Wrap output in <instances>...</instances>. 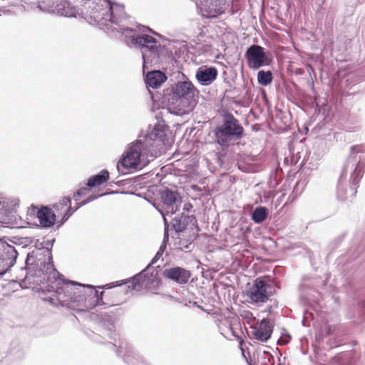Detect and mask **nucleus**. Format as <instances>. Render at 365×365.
I'll list each match as a JSON object with an SVG mask.
<instances>
[{"label": "nucleus", "instance_id": "f257e3e1", "mask_svg": "<svg viewBox=\"0 0 365 365\" xmlns=\"http://www.w3.org/2000/svg\"><path fill=\"white\" fill-rule=\"evenodd\" d=\"M88 15L101 29L117 31L129 38L127 42L140 50L143 60V68L148 65L161 63L170 52L162 46L154 37L145 32L158 35L149 27L138 26V31L126 26L127 16L122 4L110 0H100L98 3L91 2Z\"/></svg>", "mask_w": 365, "mask_h": 365}, {"label": "nucleus", "instance_id": "f03ea898", "mask_svg": "<svg viewBox=\"0 0 365 365\" xmlns=\"http://www.w3.org/2000/svg\"><path fill=\"white\" fill-rule=\"evenodd\" d=\"M59 281V286H56L51 292L53 293V297L46 300L54 303L55 297L60 306L66 307L79 314H82L90 321L96 322L102 329L101 335L106 334L108 339H115V317L113 314L121 309L115 308L109 312H91L96 307L108 305L103 302L104 290L98 291L93 285L81 284L66 278ZM97 288L107 289L105 285L98 286Z\"/></svg>", "mask_w": 365, "mask_h": 365}, {"label": "nucleus", "instance_id": "7ed1b4c3", "mask_svg": "<svg viewBox=\"0 0 365 365\" xmlns=\"http://www.w3.org/2000/svg\"><path fill=\"white\" fill-rule=\"evenodd\" d=\"M34 247V250L27 253L24 267L21 268L26 274L19 280V285L22 289H29L34 285L32 289L38 293H51L53 289L50 287L51 279L47 274L48 259L44 242L36 240Z\"/></svg>", "mask_w": 365, "mask_h": 365}, {"label": "nucleus", "instance_id": "20e7f679", "mask_svg": "<svg viewBox=\"0 0 365 365\" xmlns=\"http://www.w3.org/2000/svg\"><path fill=\"white\" fill-rule=\"evenodd\" d=\"M172 145L163 125H155L143 139L128 144L119 160H148L160 157Z\"/></svg>", "mask_w": 365, "mask_h": 365}, {"label": "nucleus", "instance_id": "39448f33", "mask_svg": "<svg viewBox=\"0 0 365 365\" xmlns=\"http://www.w3.org/2000/svg\"><path fill=\"white\" fill-rule=\"evenodd\" d=\"M365 161H346L338 179L336 198L341 202H352L364 175Z\"/></svg>", "mask_w": 365, "mask_h": 365}, {"label": "nucleus", "instance_id": "423d86ee", "mask_svg": "<svg viewBox=\"0 0 365 365\" xmlns=\"http://www.w3.org/2000/svg\"><path fill=\"white\" fill-rule=\"evenodd\" d=\"M245 290L248 302L257 307L262 306L268 302H273L277 307L276 299H272L277 293V289H281L280 282L272 276L258 277L253 280L252 284Z\"/></svg>", "mask_w": 365, "mask_h": 365}, {"label": "nucleus", "instance_id": "0eeeda50", "mask_svg": "<svg viewBox=\"0 0 365 365\" xmlns=\"http://www.w3.org/2000/svg\"><path fill=\"white\" fill-rule=\"evenodd\" d=\"M127 284V289L139 291L142 288L148 289H158L162 284V280L159 276L158 271L154 269L153 265L148 272L142 273L140 271L133 277L105 284L106 289H113Z\"/></svg>", "mask_w": 365, "mask_h": 365}, {"label": "nucleus", "instance_id": "6e6552de", "mask_svg": "<svg viewBox=\"0 0 365 365\" xmlns=\"http://www.w3.org/2000/svg\"><path fill=\"white\" fill-rule=\"evenodd\" d=\"M243 131V127L238 120L232 114L227 113L224 115L222 125L215 128V135L217 143L225 145L233 138H240Z\"/></svg>", "mask_w": 365, "mask_h": 365}, {"label": "nucleus", "instance_id": "1a4fd4ad", "mask_svg": "<svg viewBox=\"0 0 365 365\" xmlns=\"http://www.w3.org/2000/svg\"><path fill=\"white\" fill-rule=\"evenodd\" d=\"M117 334L115 333V339H109L106 336V334L103 335L100 334H96L94 331H92L91 335L90 336L91 339L93 340L96 343L103 344L105 341L103 339L108 341V344L111 345L113 350L115 353L119 355V353L123 350L125 351V354L123 355V361L128 365H146L142 359L141 356L132 348L128 347L127 344L124 343L123 341L117 342Z\"/></svg>", "mask_w": 365, "mask_h": 365}, {"label": "nucleus", "instance_id": "9d476101", "mask_svg": "<svg viewBox=\"0 0 365 365\" xmlns=\"http://www.w3.org/2000/svg\"><path fill=\"white\" fill-rule=\"evenodd\" d=\"M6 237H0V269L8 273L16 264L19 252L9 244Z\"/></svg>", "mask_w": 365, "mask_h": 365}, {"label": "nucleus", "instance_id": "9b49d317", "mask_svg": "<svg viewBox=\"0 0 365 365\" xmlns=\"http://www.w3.org/2000/svg\"><path fill=\"white\" fill-rule=\"evenodd\" d=\"M162 207L165 210V215H173L179 211L182 202V197L176 190L163 187L159 190Z\"/></svg>", "mask_w": 365, "mask_h": 365}, {"label": "nucleus", "instance_id": "f8f14e48", "mask_svg": "<svg viewBox=\"0 0 365 365\" xmlns=\"http://www.w3.org/2000/svg\"><path fill=\"white\" fill-rule=\"evenodd\" d=\"M247 66L253 70H257L259 68L269 66L271 63L269 58L264 51V48L259 46L253 44L247 48L245 53Z\"/></svg>", "mask_w": 365, "mask_h": 365}, {"label": "nucleus", "instance_id": "ddd939ff", "mask_svg": "<svg viewBox=\"0 0 365 365\" xmlns=\"http://www.w3.org/2000/svg\"><path fill=\"white\" fill-rule=\"evenodd\" d=\"M28 215L37 218L42 229H50L56 222V215L54 210L47 206L38 209L36 205H31L28 210Z\"/></svg>", "mask_w": 365, "mask_h": 365}, {"label": "nucleus", "instance_id": "4468645a", "mask_svg": "<svg viewBox=\"0 0 365 365\" xmlns=\"http://www.w3.org/2000/svg\"><path fill=\"white\" fill-rule=\"evenodd\" d=\"M205 18H216L223 13L224 0H192Z\"/></svg>", "mask_w": 365, "mask_h": 365}, {"label": "nucleus", "instance_id": "2eb2a0df", "mask_svg": "<svg viewBox=\"0 0 365 365\" xmlns=\"http://www.w3.org/2000/svg\"><path fill=\"white\" fill-rule=\"evenodd\" d=\"M56 241L55 238H53L51 240H47L46 241H43L44 242V247L46 248V252L48 259L47 263V274H48V277H50V279L51 281H50V284L51 289H54L56 287V286H59L60 284V279H64L66 277L64 275H63L61 273H60L56 268L55 267L53 259V255H52V248L53 246V244Z\"/></svg>", "mask_w": 365, "mask_h": 365}, {"label": "nucleus", "instance_id": "dca6fc26", "mask_svg": "<svg viewBox=\"0 0 365 365\" xmlns=\"http://www.w3.org/2000/svg\"><path fill=\"white\" fill-rule=\"evenodd\" d=\"M163 276L167 279L182 285L189 282L192 272L182 267L173 265L163 270Z\"/></svg>", "mask_w": 365, "mask_h": 365}, {"label": "nucleus", "instance_id": "f3484780", "mask_svg": "<svg viewBox=\"0 0 365 365\" xmlns=\"http://www.w3.org/2000/svg\"><path fill=\"white\" fill-rule=\"evenodd\" d=\"M195 106L196 98L173 96L169 110L171 113L182 116L190 113Z\"/></svg>", "mask_w": 365, "mask_h": 365}, {"label": "nucleus", "instance_id": "a211bd4d", "mask_svg": "<svg viewBox=\"0 0 365 365\" xmlns=\"http://www.w3.org/2000/svg\"><path fill=\"white\" fill-rule=\"evenodd\" d=\"M274 321L270 318H263L257 327H251L253 337L261 342H267L272 337L274 330Z\"/></svg>", "mask_w": 365, "mask_h": 365}, {"label": "nucleus", "instance_id": "6ab92c4d", "mask_svg": "<svg viewBox=\"0 0 365 365\" xmlns=\"http://www.w3.org/2000/svg\"><path fill=\"white\" fill-rule=\"evenodd\" d=\"M19 204L18 198L5 200L0 197V223L6 224L15 220L16 207Z\"/></svg>", "mask_w": 365, "mask_h": 365}, {"label": "nucleus", "instance_id": "aec40b11", "mask_svg": "<svg viewBox=\"0 0 365 365\" xmlns=\"http://www.w3.org/2000/svg\"><path fill=\"white\" fill-rule=\"evenodd\" d=\"M197 223V221L194 215H187L185 212H182L172 219L170 225L176 234H180L187 229L195 227Z\"/></svg>", "mask_w": 365, "mask_h": 365}, {"label": "nucleus", "instance_id": "412c9836", "mask_svg": "<svg viewBox=\"0 0 365 365\" xmlns=\"http://www.w3.org/2000/svg\"><path fill=\"white\" fill-rule=\"evenodd\" d=\"M199 161H192V165H185L184 168L176 167L173 163L162 167L161 171L164 175H173L175 176H185L187 174L194 175L197 173Z\"/></svg>", "mask_w": 365, "mask_h": 365}, {"label": "nucleus", "instance_id": "4be33fe9", "mask_svg": "<svg viewBox=\"0 0 365 365\" xmlns=\"http://www.w3.org/2000/svg\"><path fill=\"white\" fill-rule=\"evenodd\" d=\"M173 93L174 97L196 98L199 92L190 81H179L173 87Z\"/></svg>", "mask_w": 365, "mask_h": 365}, {"label": "nucleus", "instance_id": "5701e85b", "mask_svg": "<svg viewBox=\"0 0 365 365\" xmlns=\"http://www.w3.org/2000/svg\"><path fill=\"white\" fill-rule=\"evenodd\" d=\"M150 161H117L116 168L120 175H128L141 170Z\"/></svg>", "mask_w": 365, "mask_h": 365}, {"label": "nucleus", "instance_id": "b1692460", "mask_svg": "<svg viewBox=\"0 0 365 365\" xmlns=\"http://www.w3.org/2000/svg\"><path fill=\"white\" fill-rule=\"evenodd\" d=\"M198 82L203 86L211 84L217 76V70L215 67H200L195 74Z\"/></svg>", "mask_w": 365, "mask_h": 365}, {"label": "nucleus", "instance_id": "393cba45", "mask_svg": "<svg viewBox=\"0 0 365 365\" xmlns=\"http://www.w3.org/2000/svg\"><path fill=\"white\" fill-rule=\"evenodd\" d=\"M110 179V173L107 169H103L96 174L90 176L86 183L89 190L99 187L106 183Z\"/></svg>", "mask_w": 365, "mask_h": 365}, {"label": "nucleus", "instance_id": "a878e982", "mask_svg": "<svg viewBox=\"0 0 365 365\" xmlns=\"http://www.w3.org/2000/svg\"><path fill=\"white\" fill-rule=\"evenodd\" d=\"M167 79L165 75L160 71H154L148 73L145 77L147 87L152 88H159Z\"/></svg>", "mask_w": 365, "mask_h": 365}, {"label": "nucleus", "instance_id": "bb28decb", "mask_svg": "<svg viewBox=\"0 0 365 365\" xmlns=\"http://www.w3.org/2000/svg\"><path fill=\"white\" fill-rule=\"evenodd\" d=\"M55 13L66 17L75 16L77 11L74 6L66 0H56V5L55 6Z\"/></svg>", "mask_w": 365, "mask_h": 365}, {"label": "nucleus", "instance_id": "cd10ccee", "mask_svg": "<svg viewBox=\"0 0 365 365\" xmlns=\"http://www.w3.org/2000/svg\"><path fill=\"white\" fill-rule=\"evenodd\" d=\"M235 165L237 168L245 173H255L260 171L262 168V163L254 161H236Z\"/></svg>", "mask_w": 365, "mask_h": 365}, {"label": "nucleus", "instance_id": "c85d7f7f", "mask_svg": "<svg viewBox=\"0 0 365 365\" xmlns=\"http://www.w3.org/2000/svg\"><path fill=\"white\" fill-rule=\"evenodd\" d=\"M269 209L264 206H257L250 213V218L255 224H261L269 216Z\"/></svg>", "mask_w": 365, "mask_h": 365}, {"label": "nucleus", "instance_id": "c756f323", "mask_svg": "<svg viewBox=\"0 0 365 365\" xmlns=\"http://www.w3.org/2000/svg\"><path fill=\"white\" fill-rule=\"evenodd\" d=\"M167 247L165 245V243H161L158 250L157 251L155 256L151 259L150 263L142 270V273L145 272H148L150 267L155 264H156L159 259L162 257L163 254L165 252Z\"/></svg>", "mask_w": 365, "mask_h": 365}, {"label": "nucleus", "instance_id": "7c9ffc66", "mask_svg": "<svg viewBox=\"0 0 365 365\" xmlns=\"http://www.w3.org/2000/svg\"><path fill=\"white\" fill-rule=\"evenodd\" d=\"M272 73L270 71L261 70L257 73L258 83L264 86L270 84L272 81Z\"/></svg>", "mask_w": 365, "mask_h": 365}, {"label": "nucleus", "instance_id": "2f4dec72", "mask_svg": "<svg viewBox=\"0 0 365 365\" xmlns=\"http://www.w3.org/2000/svg\"><path fill=\"white\" fill-rule=\"evenodd\" d=\"M298 172L304 175H309V171L317 169L318 167L317 161H301L299 165Z\"/></svg>", "mask_w": 365, "mask_h": 365}, {"label": "nucleus", "instance_id": "473e14b6", "mask_svg": "<svg viewBox=\"0 0 365 365\" xmlns=\"http://www.w3.org/2000/svg\"><path fill=\"white\" fill-rule=\"evenodd\" d=\"M54 4L56 5V0H44L38 3L37 8L45 13H55Z\"/></svg>", "mask_w": 365, "mask_h": 365}, {"label": "nucleus", "instance_id": "72a5a7b5", "mask_svg": "<svg viewBox=\"0 0 365 365\" xmlns=\"http://www.w3.org/2000/svg\"><path fill=\"white\" fill-rule=\"evenodd\" d=\"M365 147L364 145H356L350 148V158L354 160L359 158L361 160L364 158Z\"/></svg>", "mask_w": 365, "mask_h": 365}, {"label": "nucleus", "instance_id": "f704fd0d", "mask_svg": "<svg viewBox=\"0 0 365 365\" xmlns=\"http://www.w3.org/2000/svg\"><path fill=\"white\" fill-rule=\"evenodd\" d=\"M365 251V236L361 239V242L356 248H350L349 252L353 259L357 258Z\"/></svg>", "mask_w": 365, "mask_h": 365}, {"label": "nucleus", "instance_id": "c9c22d12", "mask_svg": "<svg viewBox=\"0 0 365 365\" xmlns=\"http://www.w3.org/2000/svg\"><path fill=\"white\" fill-rule=\"evenodd\" d=\"M178 245L179 246L178 248L185 252H192L195 248V243H190L185 240V237L179 238Z\"/></svg>", "mask_w": 365, "mask_h": 365}, {"label": "nucleus", "instance_id": "e433bc0d", "mask_svg": "<svg viewBox=\"0 0 365 365\" xmlns=\"http://www.w3.org/2000/svg\"><path fill=\"white\" fill-rule=\"evenodd\" d=\"M73 215V212L71 211V207H66L63 213H61L60 216L61 219L59 220H56V227L57 228L63 226L66 222Z\"/></svg>", "mask_w": 365, "mask_h": 365}, {"label": "nucleus", "instance_id": "4c0bfd02", "mask_svg": "<svg viewBox=\"0 0 365 365\" xmlns=\"http://www.w3.org/2000/svg\"><path fill=\"white\" fill-rule=\"evenodd\" d=\"M156 209L163 216L165 230H164L163 240L162 243H165V245L167 247V245H168V241H169V234H168L169 222H168L167 218L165 217V216L164 215V212H162L160 209H158L157 207H156Z\"/></svg>", "mask_w": 365, "mask_h": 365}, {"label": "nucleus", "instance_id": "58836bf2", "mask_svg": "<svg viewBox=\"0 0 365 365\" xmlns=\"http://www.w3.org/2000/svg\"><path fill=\"white\" fill-rule=\"evenodd\" d=\"M190 230L189 233L183 237H185V240L190 243H194L195 240L198 237V232L200 231V229L197 225L195 227H190Z\"/></svg>", "mask_w": 365, "mask_h": 365}, {"label": "nucleus", "instance_id": "ea45409f", "mask_svg": "<svg viewBox=\"0 0 365 365\" xmlns=\"http://www.w3.org/2000/svg\"><path fill=\"white\" fill-rule=\"evenodd\" d=\"M89 188L88 187H81L79 189H78L73 194V199L77 202L79 200V199L86 195L88 191H90Z\"/></svg>", "mask_w": 365, "mask_h": 365}, {"label": "nucleus", "instance_id": "a19ab883", "mask_svg": "<svg viewBox=\"0 0 365 365\" xmlns=\"http://www.w3.org/2000/svg\"><path fill=\"white\" fill-rule=\"evenodd\" d=\"M292 339V336L288 331L284 329L282 332V336L279 339H278L277 343L281 345H285L290 342Z\"/></svg>", "mask_w": 365, "mask_h": 365}, {"label": "nucleus", "instance_id": "79ce46f5", "mask_svg": "<svg viewBox=\"0 0 365 365\" xmlns=\"http://www.w3.org/2000/svg\"><path fill=\"white\" fill-rule=\"evenodd\" d=\"M280 173H284L283 168L281 167L279 161H275V163L273 166L272 175L274 178H277L280 175Z\"/></svg>", "mask_w": 365, "mask_h": 365}, {"label": "nucleus", "instance_id": "37998d69", "mask_svg": "<svg viewBox=\"0 0 365 365\" xmlns=\"http://www.w3.org/2000/svg\"><path fill=\"white\" fill-rule=\"evenodd\" d=\"M58 203L62 204L63 206L66 207H70L71 206V197L69 196H64L63 197Z\"/></svg>", "mask_w": 365, "mask_h": 365}, {"label": "nucleus", "instance_id": "c03bdc74", "mask_svg": "<svg viewBox=\"0 0 365 365\" xmlns=\"http://www.w3.org/2000/svg\"><path fill=\"white\" fill-rule=\"evenodd\" d=\"M52 207L56 212H57L58 216H60L61 213H63V212L66 209V207L63 206L62 204L58 202L53 204Z\"/></svg>", "mask_w": 365, "mask_h": 365}, {"label": "nucleus", "instance_id": "a18cd8bd", "mask_svg": "<svg viewBox=\"0 0 365 365\" xmlns=\"http://www.w3.org/2000/svg\"><path fill=\"white\" fill-rule=\"evenodd\" d=\"M114 193H115V192H105V193H101V194H98V195H96L95 193H92L91 195H88V197H89L91 201L93 202V200L98 199V197H101L106 196L107 195L114 194Z\"/></svg>", "mask_w": 365, "mask_h": 365}, {"label": "nucleus", "instance_id": "49530a36", "mask_svg": "<svg viewBox=\"0 0 365 365\" xmlns=\"http://www.w3.org/2000/svg\"><path fill=\"white\" fill-rule=\"evenodd\" d=\"M86 205V202H84V200L82 201H77L76 205L74 207H71V211L73 212V214L76 212L78 209H80L81 207Z\"/></svg>", "mask_w": 365, "mask_h": 365}, {"label": "nucleus", "instance_id": "de8ad7c7", "mask_svg": "<svg viewBox=\"0 0 365 365\" xmlns=\"http://www.w3.org/2000/svg\"><path fill=\"white\" fill-rule=\"evenodd\" d=\"M271 304H268L267 308L264 309L263 311H262V313H267V314H270L271 312H272V309H273V307H277L275 306V304H274L273 302H270Z\"/></svg>", "mask_w": 365, "mask_h": 365}, {"label": "nucleus", "instance_id": "09e8293b", "mask_svg": "<svg viewBox=\"0 0 365 365\" xmlns=\"http://www.w3.org/2000/svg\"><path fill=\"white\" fill-rule=\"evenodd\" d=\"M344 237L345 234H342L334 240V243L335 244V247H337L341 244V242L344 240Z\"/></svg>", "mask_w": 365, "mask_h": 365}, {"label": "nucleus", "instance_id": "8fccbe9b", "mask_svg": "<svg viewBox=\"0 0 365 365\" xmlns=\"http://www.w3.org/2000/svg\"><path fill=\"white\" fill-rule=\"evenodd\" d=\"M192 207H193L192 204L188 202L184 205L182 212H190L192 209Z\"/></svg>", "mask_w": 365, "mask_h": 365}, {"label": "nucleus", "instance_id": "3c124183", "mask_svg": "<svg viewBox=\"0 0 365 365\" xmlns=\"http://www.w3.org/2000/svg\"><path fill=\"white\" fill-rule=\"evenodd\" d=\"M274 197V195L272 192L264 193V201L262 200V202L267 203L269 199H272Z\"/></svg>", "mask_w": 365, "mask_h": 365}, {"label": "nucleus", "instance_id": "603ef678", "mask_svg": "<svg viewBox=\"0 0 365 365\" xmlns=\"http://www.w3.org/2000/svg\"><path fill=\"white\" fill-rule=\"evenodd\" d=\"M241 316L245 319L253 318V314L250 311H244L243 314H242Z\"/></svg>", "mask_w": 365, "mask_h": 365}, {"label": "nucleus", "instance_id": "864d4df0", "mask_svg": "<svg viewBox=\"0 0 365 365\" xmlns=\"http://www.w3.org/2000/svg\"><path fill=\"white\" fill-rule=\"evenodd\" d=\"M298 162L299 161H292V160H290V161H283V165H284V168H287V167L292 166V165H296Z\"/></svg>", "mask_w": 365, "mask_h": 365}, {"label": "nucleus", "instance_id": "5fc2aeb1", "mask_svg": "<svg viewBox=\"0 0 365 365\" xmlns=\"http://www.w3.org/2000/svg\"><path fill=\"white\" fill-rule=\"evenodd\" d=\"M344 365H356V361L354 358L349 359L345 362Z\"/></svg>", "mask_w": 365, "mask_h": 365}, {"label": "nucleus", "instance_id": "6e6d98bb", "mask_svg": "<svg viewBox=\"0 0 365 365\" xmlns=\"http://www.w3.org/2000/svg\"><path fill=\"white\" fill-rule=\"evenodd\" d=\"M267 362L270 365H274V356L272 354H269V356L267 357Z\"/></svg>", "mask_w": 365, "mask_h": 365}, {"label": "nucleus", "instance_id": "4d7b16f0", "mask_svg": "<svg viewBox=\"0 0 365 365\" xmlns=\"http://www.w3.org/2000/svg\"><path fill=\"white\" fill-rule=\"evenodd\" d=\"M284 197V194H282L277 200V202H276V205H275V207H277L280 203H281V201L282 200L283 197Z\"/></svg>", "mask_w": 365, "mask_h": 365}, {"label": "nucleus", "instance_id": "13d9d810", "mask_svg": "<svg viewBox=\"0 0 365 365\" xmlns=\"http://www.w3.org/2000/svg\"><path fill=\"white\" fill-rule=\"evenodd\" d=\"M112 183H113V184H115V185H118L119 187L122 186L123 185V181H121V180H118V181H116V182L113 181ZM110 185H111V182L110 183Z\"/></svg>", "mask_w": 365, "mask_h": 365}, {"label": "nucleus", "instance_id": "bf43d9fd", "mask_svg": "<svg viewBox=\"0 0 365 365\" xmlns=\"http://www.w3.org/2000/svg\"><path fill=\"white\" fill-rule=\"evenodd\" d=\"M154 269H156L158 272L162 271L164 269L160 265H158L156 267H154Z\"/></svg>", "mask_w": 365, "mask_h": 365}, {"label": "nucleus", "instance_id": "052dcab7", "mask_svg": "<svg viewBox=\"0 0 365 365\" xmlns=\"http://www.w3.org/2000/svg\"><path fill=\"white\" fill-rule=\"evenodd\" d=\"M217 163V164L219 165V166L222 167L224 163H225V161H221V160H219V161H216Z\"/></svg>", "mask_w": 365, "mask_h": 365}, {"label": "nucleus", "instance_id": "680f3d73", "mask_svg": "<svg viewBox=\"0 0 365 365\" xmlns=\"http://www.w3.org/2000/svg\"><path fill=\"white\" fill-rule=\"evenodd\" d=\"M6 274V272H4V271L0 269V279L4 277L5 274Z\"/></svg>", "mask_w": 365, "mask_h": 365}, {"label": "nucleus", "instance_id": "e2e57ef3", "mask_svg": "<svg viewBox=\"0 0 365 365\" xmlns=\"http://www.w3.org/2000/svg\"><path fill=\"white\" fill-rule=\"evenodd\" d=\"M117 304H110V305H108L107 307H106L105 308H108V309H111V308H114Z\"/></svg>", "mask_w": 365, "mask_h": 365}, {"label": "nucleus", "instance_id": "0e129e2a", "mask_svg": "<svg viewBox=\"0 0 365 365\" xmlns=\"http://www.w3.org/2000/svg\"><path fill=\"white\" fill-rule=\"evenodd\" d=\"M83 200H84V202H86V205L91 202V200L89 199V197H88L86 199H84Z\"/></svg>", "mask_w": 365, "mask_h": 365}, {"label": "nucleus", "instance_id": "69168bd1", "mask_svg": "<svg viewBox=\"0 0 365 365\" xmlns=\"http://www.w3.org/2000/svg\"><path fill=\"white\" fill-rule=\"evenodd\" d=\"M232 335L236 337V338H238V336L236 334L235 331H234L233 330L232 331Z\"/></svg>", "mask_w": 365, "mask_h": 365}, {"label": "nucleus", "instance_id": "338daca9", "mask_svg": "<svg viewBox=\"0 0 365 365\" xmlns=\"http://www.w3.org/2000/svg\"><path fill=\"white\" fill-rule=\"evenodd\" d=\"M26 242L29 241L30 243H32L33 240L31 238H26Z\"/></svg>", "mask_w": 365, "mask_h": 365}, {"label": "nucleus", "instance_id": "774afa93", "mask_svg": "<svg viewBox=\"0 0 365 365\" xmlns=\"http://www.w3.org/2000/svg\"><path fill=\"white\" fill-rule=\"evenodd\" d=\"M304 287H305V285L302 284L299 285V289H302Z\"/></svg>", "mask_w": 365, "mask_h": 365}]
</instances>
